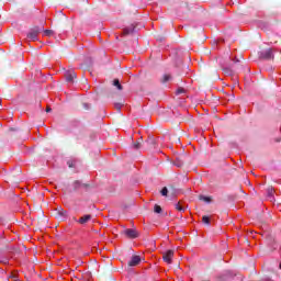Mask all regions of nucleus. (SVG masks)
<instances>
[{
	"label": "nucleus",
	"mask_w": 281,
	"mask_h": 281,
	"mask_svg": "<svg viewBox=\"0 0 281 281\" xmlns=\"http://www.w3.org/2000/svg\"><path fill=\"white\" fill-rule=\"evenodd\" d=\"M169 80H172V76H170V75H165L162 82H169Z\"/></svg>",
	"instance_id": "nucleus-16"
},
{
	"label": "nucleus",
	"mask_w": 281,
	"mask_h": 281,
	"mask_svg": "<svg viewBox=\"0 0 281 281\" xmlns=\"http://www.w3.org/2000/svg\"><path fill=\"white\" fill-rule=\"evenodd\" d=\"M2 262H3L4 265H8V259H4Z\"/></svg>",
	"instance_id": "nucleus-27"
},
{
	"label": "nucleus",
	"mask_w": 281,
	"mask_h": 281,
	"mask_svg": "<svg viewBox=\"0 0 281 281\" xmlns=\"http://www.w3.org/2000/svg\"><path fill=\"white\" fill-rule=\"evenodd\" d=\"M75 188H80V181L75 182Z\"/></svg>",
	"instance_id": "nucleus-22"
},
{
	"label": "nucleus",
	"mask_w": 281,
	"mask_h": 281,
	"mask_svg": "<svg viewBox=\"0 0 281 281\" xmlns=\"http://www.w3.org/2000/svg\"><path fill=\"white\" fill-rule=\"evenodd\" d=\"M75 78H76V71L66 72L67 82H74Z\"/></svg>",
	"instance_id": "nucleus-7"
},
{
	"label": "nucleus",
	"mask_w": 281,
	"mask_h": 281,
	"mask_svg": "<svg viewBox=\"0 0 281 281\" xmlns=\"http://www.w3.org/2000/svg\"><path fill=\"white\" fill-rule=\"evenodd\" d=\"M44 34H45V36H52V34H54V31L46 30V31H44Z\"/></svg>",
	"instance_id": "nucleus-18"
},
{
	"label": "nucleus",
	"mask_w": 281,
	"mask_h": 281,
	"mask_svg": "<svg viewBox=\"0 0 281 281\" xmlns=\"http://www.w3.org/2000/svg\"><path fill=\"white\" fill-rule=\"evenodd\" d=\"M115 109H116L117 111H120V110L122 109V104H121V103H115Z\"/></svg>",
	"instance_id": "nucleus-20"
},
{
	"label": "nucleus",
	"mask_w": 281,
	"mask_h": 281,
	"mask_svg": "<svg viewBox=\"0 0 281 281\" xmlns=\"http://www.w3.org/2000/svg\"><path fill=\"white\" fill-rule=\"evenodd\" d=\"M43 32L42 27L35 26L27 33L29 41H38V34Z\"/></svg>",
	"instance_id": "nucleus-1"
},
{
	"label": "nucleus",
	"mask_w": 281,
	"mask_h": 281,
	"mask_svg": "<svg viewBox=\"0 0 281 281\" xmlns=\"http://www.w3.org/2000/svg\"><path fill=\"white\" fill-rule=\"evenodd\" d=\"M160 192L162 196H168V188L164 187Z\"/></svg>",
	"instance_id": "nucleus-17"
},
{
	"label": "nucleus",
	"mask_w": 281,
	"mask_h": 281,
	"mask_svg": "<svg viewBox=\"0 0 281 281\" xmlns=\"http://www.w3.org/2000/svg\"><path fill=\"white\" fill-rule=\"evenodd\" d=\"M134 148L137 150L139 149V143L134 144Z\"/></svg>",
	"instance_id": "nucleus-23"
},
{
	"label": "nucleus",
	"mask_w": 281,
	"mask_h": 281,
	"mask_svg": "<svg viewBox=\"0 0 281 281\" xmlns=\"http://www.w3.org/2000/svg\"><path fill=\"white\" fill-rule=\"evenodd\" d=\"M68 166H69V168H74V162L68 161Z\"/></svg>",
	"instance_id": "nucleus-24"
},
{
	"label": "nucleus",
	"mask_w": 281,
	"mask_h": 281,
	"mask_svg": "<svg viewBox=\"0 0 281 281\" xmlns=\"http://www.w3.org/2000/svg\"><path fill=\"white\" fill-rule=\"evenodd\" d=\"M259 58H262L263 60H273V49L269 48L260 52Z\"/></svg>",
	"instance_id": "nucleus-2"
},
{
	"label": "nucleus",
	"mask_w": 281,
	"mask_h": 281,
	"mask_svg": "<svg viewBox=\"0 0 281 281\" xmlns=\"http://www.w3.org/2000/svg\"><path fill=\"white\" fill-rule=\"evenodd\" d=\"M202 223H204V225H210V217L207 215H204L202 217Z\"/></svg>",
	"instance_id": "nucleus-14"
},
{
	"label": "nucleus",
	"mask_w": 281,
	"mask_h": 281,
	"mask_svg": "<svg viewBox=\"0 0 281 281\" xmlns=\"http://www.w3.org/2000/svg\"><path fill=\"white\" fill-rule=\"evenodd\" d=\"M279 269H281V262H280V265H279Z\"/></svg>",
	"instance_id": "nucleus-28"
},
{
	"label": "nucleus",
	"mask_w": 281,
	"mask_h": 281,
	"mask_svg": "<svg viewBox=\"0 0 281 281\" xmlns=\"http://www.w3.org/2000/svg\"><path fill=\"white\" fill-rule=\"evenodd\" d=\"M175 207L178 210V212H186V207L181 206V203H176Z\"/></svg>",
	"instance_id": "nucleus-13"
},
{
	"label": "nucleus",
	"mask_w": 281,
	"mask_h": 281,
	"mask_svg": "<svg viewBox=\"0 0 281 281\" xmlns=\"http://www.w3.org/2000/svg\"><path fill=\"white\" fill-rule=\"evenodd\" d=\"M0 223H1V218H0Z\"/></svg>",
	"instance_id": "nucleus-30"
},
{
	"label": "nucleus",
	"mask_w": 281,
	"mask_h": 281,
	"mask_svg": "<svg viewBox=\"0 0 281 281\" xmlns=\"http://www.w3.org/2000/svg\"><path fill=\"white\" fill-rule=\"evenodd\" d=\"M273 192H274L273 188L270 187L267 189V194L269 199H273Z\"/></svg>",
	"instance_id": "nucleus-11"
},
{
	"label": "nucleus",
	"mask_w": 281,
	"mask_h": 281,
	"mask_svg": "<svg viewBox=\"0 0 281 281\" xmlns=\"http://www.w3.org/2000/svg\"><path fill=\"white\" fill-rule=\"evenodd\" d=\"M86 109H87V103L85 104Z\"/></svg>",
	"instance_id": "nucleus-29"
},
{
	"label": "nucleus",
	"mask_w": 281,
	"mask_h": 281,
	"mask_svg": "<svg viewBox=\"0 0 281 281\" xmlns=\"http://www.w3.org/2000/svg\"><path fill=\"white\" fill-rule=\"evenodd\" d=\"M154 212L156 213V214H161V206H159V205H155L154 206Z\"/></svg>",
	"instance_id": "nucleus-15"
},
{
	"label": "nucleus",
	"mask_w": 281,
	"mask_h": 281,
	"mask_svg": "<svg viewBox=\"0 0 281 281\" xmlns=\"http://www.w3.org/2000/svg\"><path fill=\"white\" fill-rule=\"evenodd\" d=\"M89 221H91V215H83L82 217H80L77 222L80 225H86V223H89Z\"/></svg>",
	"instance_id": "nucleus-8"
},
{
	"label": "nucleus",
	"mask_w": 281,
	"mask_h": 281,
	"mask_svg": "<svg viewBox=\"0 0 281 281\" xmlns=\"http://www.w3.org/2000/svg\"><path fill=\"white\" fill-rule=\"evenodd\" d=\"M200 199H201V201H204L205 203H212V198H210V196L201 195Z\"/></svg>",
	"instance_id": "nucleus-12"
},
{
	"label": "nucleus",
	"mask_w": 281,
	"mask_h": 281,
	"mask_svg": "<svg viewBox=\"0 0 281 281\" xmlns=\"http://www.w3.org/2000/svg\"><path fill=\"white\" fill-rule=\"evenodd\" d=\"M56 214L59 216V218H61V221H65L68 216L67 211H65L63 207L57 209Z\"/></svg>",
	"instance_id": "nucleus-6"
},
{
	"label": "nucleus",
	"mask_w": 281,
	"mask_h": 281,
	"mask_svg": "<svg viewBox=\"0 0 281 281\" xmlns=\"http://www.w3.org/2000/svg\"><path fill=\"white\" fill-rule=\"evenodd\" d=\"M175 166H177V168H181L183 166V162H175Z\"/></svg>",
	"instance_id": "nucleus-21"
},
{
	"label": "nucleus",
	"mask_w": 281,
	"mask_h": 281,
	"mask_svg": "<svg viewBox=\"0 0 281 281\" xmlns=\"http://www.w3.org/2000/svg\"><path fill=\"white\" fill-rule=\"evenodd\" d=\"M113 85L119 89V91H122V83H120V79H114Z\"/></svg>",
	"instance_id": "nucleus-10"
},
{
	"label": "nucleus",
	"mask_w": 281,
	"mask_h": 281,
	"mask_svg": "<svg viewBox=\"0 0 281 281\" xmlns=\"http://www.w3.org/2000/svg\"><path fill=\"white\" fill-rule=\"evenodd\" d=\"M142 262V258L139 256H133L128 262L130 267H137Z\"/></svg>",
	"instance_id": "nucleus-4"
},
{
	"label": "nucleus",
	"mask_w": 281,
	"mask_h": 281,
	"mask_svg": "<svg viewBox=\"0 0 281 281\" xmlns=\"http://www.w3.org/2000/svg\"><path fill=\"white\" fill-rule=\"evenodd\" d=\"M125 235L128 237V238H137V236H139V234L137 233V231L133 229V228H127L125 231Z\"/></svg>",
	"instance_id": "nucleus-5"
},
{
	"label": "nucleus",
	"mask_w": 281,
	"mask_h": 281,
	"mask_svg": "<svg viewBox=\"0 0 281 281\" xmlns=\"http://www.w3.org/2000/svg\"><path fill=\"white\" fill-rule=\"evenodd\" d=\"M186 90L183 89V88H179L178 90H177V94L178 95H180V93H183Z\"/></svg>",
	"instance_id": "nucleus-19"
},
{
	"label": "nucleus",
	"mask_w": 281,
	"mask_h": 281,
	"mask_svg": "<svg viewBox=\"0 0 281 281\" xmlns=\"http://www.w3.org/2000/svg\"><path fill=\"white\" fill-rule=\"evenodd\" d=\"M50 112H52V108H47L46 113H50Z\"/></svg>",
	"instance_id": "nucleus-25"
},
{
	"label": "nucleus",
	"mask_w": 281,
	"mask_h": 281,
	"mask_svg": "<svg viewBox=\"0 0 281 281\" xmlns=\"http://www.w3.org/2000/svg\"><path fill=\"white\" fill-rule=\"evenodd\" d=\"M172 258H175V250H167L162 254L164 262H167V265H172Z\"/></svg>",
	"instance_id": "nucleus-3"
},
{
	"label": "nucleus",
	"mask_w": 281,
	"mask_h": 281,
	"mask_svg": "<svg viewBox=\"0 0 281 281\" xmlns=\"http://www.w3.org/2000/svg\"><path fill=\"white\" fill-rule=\"evenodd\" d=\"M148 142H150V144H154V143H155V140H154L153 138H150Z\"/></svg>",
	"instance_id": "nucleus-26"
},
{
	"label": "nucleus",
	"mask_w": 281,
	"mask_h": 281,
	"mask_svg": "<svg viewBox=\"0 0 281 281\" xmlns=\"http://www.w3.org/2000/svg\"><path fill=\"white\" fill-rule=\"evenodd\" d=\"M135 32V25H130L123 30V35L126 36L128 34H133Z\"/></svg>",
	"instance_id": "nucleus-9"
}]
</instances>
